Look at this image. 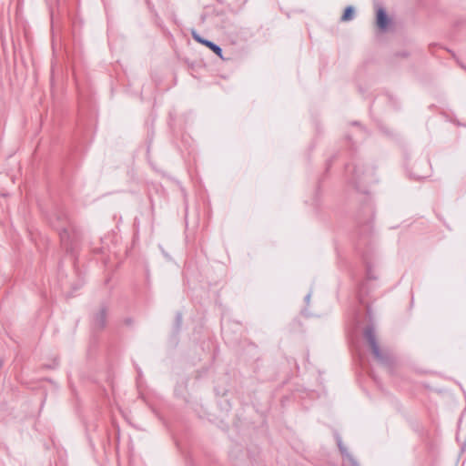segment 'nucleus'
Returning a JSON list of instances; mask_svg holds the SVG:
<instances>
[{"instance_id":"3","label":"nucleus","mask_w":466,"mask_h":466,"mask_svg":"<svg viewBox=\"0 0 466 466\" xmlns=\"http://www.w3.org/2000/svg\"><path fill=\"white\" fill-rule=\"evenodd\" d=\"M390 23V20L387 15L384 8L379 7L376 12V25L379 27V29L381 31H385L388 28Z\"/></svg>"},{"instance_id":"6","label":"nucleus","mask_w":466,"mask_h":466,"mask_svg":"<svg viewBox=\"0 0 466 466\" xmlns=\"http://www.w3.org/2000/svg\"><path fill=\"white\" fill-rule=\"evenodd\" d=\"M106 310L103 309H101L95 317L94 319V324L96 328H102L105 325L106 322Z\"/></svg>"},{"instance_id":"4","label":"nucleus","mask_w":466,"mask_h":466,"mask_svg":"<svg viewBox=\"0 0 466 466\" xmlns=\"http://www.w3.org/2000/svg\"><path fill=\"white\" fill-rule=\"evenodd\" d=\"M337 442L342 455L343 466H359L354 458L347 451L346 448L342 445L341 440L338 438Z\"/></svg>"},{"instance_id":"10","label":"nucleus","mask_w":466,"mask_h":466,"mask_svg":"<svg viewBox=\"0 0 466 466\" xmlns=\"http://www.w3.org/2000/svg\"><path fill=\"white\" fill-rule=\"evenodd\" d=\"M309 299H310V294H308V295L306 296L305 299H306V301H307V302H309Z\"/></svg>"},{"instance_id":"7","label":"nucleus","mask_w":466,"mask_h":466,"mask_svg":"<svg viewBox=\"0 0 466 466\" xmlns=\"http://www.w3.org/2000/svg\"><path fill=\"white\" fill-rule=\"evenodd\" d=\"M355 16V9L353 6H347L342 16L340 17L341 22H349L353 20Z\"/></svg>"},{"instance_id":"8","label":"nucleus","mask_w":466,"mask_h":466,"mask_svg":"<svg viewBox=\"0 0 466 466\" xmlns=\"http://www.w3.org/2000/svg\"><path fill=\"white\" fill-rule=\"evenodd\" d=\"M367 277L369 279H374L375 277L373 276V274L371 273V270L369 268L368 271H367Z\"/></svg>"},{"instance_id":"2","label":"nucleus","mask_w":466,"mask_h":466,"mask_svg":"<svg viewBox=\"0 0 466 466\" xmlns=\"http://www.w3.org/2000/svg\"><path fill=\"white\" fill-rule=\"evenodd\" d=\"M192 37L197 42H198V43L208 46V48H210L220 58H223V56H222V49H221L220 46H218V45H216L215 43H213V42H211L209 40L204 39L195 30L192 31Z\"/></svg>"},{"instance_id":"9","label":"nucleus","mask_w":466,"mask_h":466,"mask_svg":"<svg viewBox=\"0 0 466 466\" xmlns=\"http://www.w3.org/2000/svg\"><path fill=\"white\" fill-rule=\"evenodd\" d=\"M66 235V231H64L63 233H61V238H62V240H64V239H65Z\"/></svg>"},{"instance_id":"1","label":"nucleus","mask_w":466,"mask_h":466,"mask_svg":"<svg viewBox=\"0 0 466 466\" xmlns=\"http://www.w3.org/2000/svg\"><path fill=\"white\" fill-rule=\"evenodd\" d=\"M364 336L368 340L370 347L372 350L374 357L382 364L388 363V356L380 351V347L376 340V335L372 327H367L364 331Z\"/></svg>"},{"instance_id":"5","label":"nucleus","mask_w":466,"mask_h":466,"mask_svg":"<svg viewBox=\"0 0 466 466\" xmlns=\"http://www.w3.org/2000/svg\"><path fill=\"white\" fill-rule=\"evenodd\" d=\"M371 170H368V172H363L360 167L355 168L353 175V179L355 180L354 183L357 184L359 181H370V176L371 175Z\"/></svg>"}]
</instances>
